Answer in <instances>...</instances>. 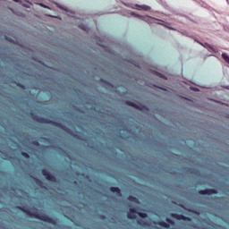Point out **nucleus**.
Listing matches in <instances>:
<instances>
[{
    "mask_svg": "<svg viewBox=\"0 0 229 229\" xmlns=\"http://www.w3.org/2000/svg\"><path fill=\"white\" fill-rule=\"evenodd\" d=\"M79 28H81V30H83L84 31H89V28L87 27V25H80Z\"/></svg>",
    "mask_w": 229,
    "mask_h": 229,
    "instance_id": "obj_14",
    "label": "nucleus"
},
{
    "mask_svg": "<svg viewBox=\"0 0 229 229\" xmlns=\"http://www.w3.org/2000/svg\"><path fill=\"white\" fill-rule=\"evenodd\" d=\"M144 217L147 218L148 217V214L145 213L144 214Z\"/></svg>",
    "mask_w": 229,
    "mask_h": 229,
    "instance_id": "obj_19",
    "label": "nucleus"
},
{
    "mask_svg": "<svg viewBox=\"0 0 229 229\" xmlns=\"http://www.w3.org/2000/svg\"><path fill=\"white\" fill-rule=\"evenodd\" d=\"M21 156H23L24 158H30V154L26 152H21Z\"/></svg>",
    "mask_w": 229,
    "mask_h": 229,
    "instance_id": "obj_15",
    "label": "nucleus"
},
{
    "mask_svg": "<svg viewBox=\"0 0 229 229\" xmlns=\"http://www.w3.org/2000/svg\"><path fill=\"white\" fill-rule=\"evenodd\" d=\"M34 182L37 183V185H39V187H42V182L40 179L34 177Z\"/></svg>",
    "mask_w": 229,
    "mask_h": 229,
    "instance_id": "obj_12",
    "label": "nucleus"
},
{
    "mask_svg": "<svg viewBox=\"0 0 229 229\" xmlns=\"http://www.w3.org/2000/svg\"><path fill=\"white\" fill-rule=\"evenodd\" d=\"M167 225H174V221L171 220L170 218L166 219Z\"/></svg>",
    "mask_w": 229,
    "mask_h": 229,
    "instance_id": "obj_16",
    "label": "nucleus"
},
{
    "mask_svg": "<svg viewBox=\"0 0 229 229\" xmlns=\"http://www.w3.org/2000/svg\"><path fill=\"white\" fill-rule=\"evenodd\" d=\"M32 144H34V146H38V141H33Z\"/></svg>",
    "mask_w": 229,
    "mask_h": 229,
    "instance_id": "obj_18",
    "label": "nucleus"
},
{
    "mask_svg": "<svg viewBox=\"0 0 229 229\" xmlns=\"http://www.w3.org/2000/svg\"><path fill=\"white\" fill-rule=\"evenodd\" d=\"M141 223H144V221H143V220H141Z\"/></svg>",
    "mask_w": 229,
    "mask_h": 229,
    "instance_id": "obj_24",
    "label": "nucleus"
},
{
    "mask_svg": "<svg viewBox=\"0 0 229 229\" xmlns=\"http://www.w3.org/2000/svg\"><path fill=\"white\" fill-rule=\"evenodd\" d=\"M169 28V30H173V28H171V27H168Z\"/></svg>",
    "mask_w": 229,
    "mask_h": 229,
    "instance_id": "obj_22",
    "label": "nucleus"
},
{
    "mask_svg": "<svg viewBox=\"0 0 229 229\" xmlns=\"http://www.w3.org/2000/svg\"><path fill=\"white\" fill-rule=\"evenodd\" d=\"M138 216H140L141 219H144V212H138L135 208H131L129 212H127L128 219H137Z\"/></svg>",
    "mask_w": 229,
    "mask_h": 229,
    "instance_id": "obj_3",
    "label": "nucleus"
},
{
    "mask_svg": "<svg viewBox=\"0 0 229 229\" xmlns=\"http://www.w3.org/2000/svg\"><path fill=\"white\" fill-rule=\"evenodd\" d=\"M41 174L46 177L47 180H48V182H56V177L51 174V173H49V171L47 169H42Z\"/></svg>",
    "mask_w": 229,
    "mask_h": 229,
    "instance_id": "obj_4",
    "label": "nucleus"
},
{
    "mask_svg": "<svg viewBox=\"0 0 229 229\" xmlns=\"http://www.w3.org/2000/svg\"><path fill=\"white\" fill-rule=\"evenodd\" d=\"M172 217H174V219H178L179 221H191L190 217L176 213L172 214Z\"/></svg>",
    "mask_w": 229,
    "mask_h": 229,
    "instance_id": "obj_6",
    "label": "nucleus"
},
{
    "mask_svg": "<svg viewBox=\"0 0 229 229\" xmlns=\"http://www.w3.org/2000/svg\"><path fill=\"white\" fill-rule=\"evenodd\" d=\"M110 191H111V192H114V194L121 196V189H119L117 187H111Z\"/></svg>",
    "mask_w": 229,
    "mask_h": 229,
    "instance_id": "obj_8",
    "label": "nucleus"
},
{
    "mask_svg": "<svg viewBox=\"0 0 229 229\" xmlns=\"http://www.w3.org/2000/svg\"><path fill=\"white\" fill-rule=\"evenodd\" d=\"M126 105H128V106H132L133 108L140 109V107L139 106V105L135 104V102L127 101V102H126Z\"/></svg>",
    "mask_w": 229,
    "mask_h": 229,
    "instance_id": "obj_9",
    "label": "nucleus"
},
{
    "mask_svg": "<svg viewBox=\"0 0 229 229\" xmlns=\"http://www.w3.org/2000/svg\"><path fill=\"white\" fill-rule=\"evenodd\" d=\"M15 3H19V0H13Z\"/></svg>",
    "mask_w": 229,
    "mask_h": 229,
    "instance_id": "obj_20",
    "label": "nucleus"
},
{
    "mask_svg": "<svg viewBox=\"0 0 229 229\" xmlns=\"http://www.w3.org/2000/svg\"><path fill=\"white\" fill-rule=\"evenodd\" d=\"M144 108V106H141L140 109Z\"/></svg>",
    "mask_w": 229,
    "mask_h": 229,
    "instance_id": "obj_21",
    "label": "nucleus"
},
{
    "mask_svg": "<svg viewBox=\"0 0 229 229\" xmlns=\"http://www.w3.org/2000/svg\"><path fill=\"white\" fill-rule=\"evenodd\" d=\"M32 119L36 121V123H41L42 124H52L53 126H57L59 128H62V124L58 122L51 121L47 118L40 117L33 113H31Z\"/></svg>",
    "mask_w": 229,
    "mask_h": 229,
    "instance_id": "obj_2",
    "label": "nucleus"
},
{
    "mask_svg": "<svg viewBox=\"0 0 229 229\" xmlns=\"http://www.w3.org/2000/svg\"><path fill=\"white\" fill-rule=\"evenodd\" d=\"M17 208L24 212V214H27V216H30V217H35L36 219H39V221H44V223H49L50 225H56V220L46 214L32 212L25 206H18Z\"/></svg>",
    "mask_w": 229,
    "mask_h": 229,
    "instance_id": "obj_1",
    "label": "nucleus"
},
{
    "mask_svg": "<svg viewBox=\"0 0 229 229\" xmlns=\"http://www.w3.org/2000/svg\"><path fill=\"white\" fill-rule=\"evenodd\" d=\"M128 200L131 201L132 203H137V198H135L133 196H129Z\"/></svg>",
    "mask_w": 229,
    "mask_h": 229,
    "instance_id": "obj_13",
    "label": "nucleus"
},
{
    "mask_svg": "<svg viewBox=\"0 0 229 229\" xmlns=\"http://www.w3.org/2000/svg\"><path fill=\"white\" fill-rule=\"evenodd\" d=\"M199 194H200V196H211V194H217V191L215 189L200 190L199 191Z\"/></svg>",
    "mask_w": 229,
    "mask_h": 229,
    "instance_id": "obj_5",
    "label": "nucleus"
},
{
    "mask_svg": "<svg viewBox=\"0 0 229 229\" xmlns=\"http://www.w3.org/2000/svg\"><path fill=\"white\" fill-rule=\"evenodd\" d=\"M158 226H161L162 228H169V224L165 223V221L159 220L157 222Z\"/></svg>",
    "mask_w": 229,
    "mask_h": 229,
    "instance_id": "obj_7",
    "label": "nucleus"
},
{
    "mask_svg": "<svg viewBox=\"0 0 229 229\" xmlns=\"http://www.w3.org/2000/svg\"><path fill=\"white\" fill-rule=\"evenodd\" d=\"M222 58L225 60V62H226V64H229V56L226 53L222 54Z\"/></svg>",
    "mask_w": 229,
    "mask_h": 229,
    "instance_id": "obj_10",
    "label": "nucleus"
},
{
    "mask_svg": "<svg viewBox=\"0 0 229 229\" xmlns=\"http://www.w3.org/2000/svg\"><path fill=\"white\" fill-rule=\"evenodd\" d=\"M132 8L134 10H144V5L135 4Z\"/></svg>",
    "mask_w": 229,
    "mask_h": 229,
    "instance_id": "obj_11",
    "label": "nucleus"
},
{
    "mask_svg": "<svg viewBox=\"0 0 229 229\" xmlns=\"http://www.w3.org/2000/svg\"><path fill=\"white\" fill-rule=\"evenodd\" d=\"M151 10V7L148 5H144V12H149Z\"/></svg>",
    "mask_w": 229,
    "mask_h": 229,
    "instance_id": "obj_17",
    "label": "nucleus"
},
{
    "mask_svg": "<svg viewBox=\"0 0 229 229\" xmlns=\"http://www.w3.org/2000/svg\"><path fill=\"white\" fill-rule=\"evenodd\" d=\"M137 17H142V16H140V15H137Z\"/></svg>",
    "mask_w": 229,
    "mask_h": 229,
    "instance_id": "obj_23",
    "label": "nucleus"
}]
</instances>
